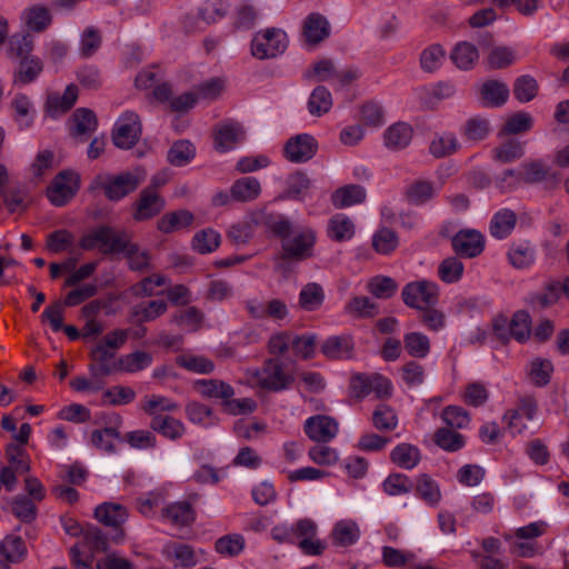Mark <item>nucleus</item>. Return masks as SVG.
<instances>
[{
	"label": "nucleus",
	"mask_w": 569,
	"mask_h": 569,
	"mask_svg": "<svg viewBox=\"0 0 569 569\" xmlns=\"http://www.w3.org/2000/svg\"><path fill=\"white\" fill-rule=\"evenodd\" d=\"M253 382L261 389L279 392L295 382V375L289 371L280 358H268L261 368L252 373Z\"/></svg>",
	"instance_id": "1"
},
{
	"label": "nucleus",
	"mask_w": 569,
	"mask_h": 569,
	"mask_svg": "<svg viewBox=\"0 0 569 569\" xmlns=\"http://www.w3.org/2000/svg\"><path fill=\"white\" fill-rule=\"evenodd\" d=\"M79 247L90 251L98 248L103 254L120 253L127 247V232L100 226L81 236Z\"/></svg>",
	"instance_id": "2"
},
{
	"label": "nucleus",
	"mask_w": 569,
	"mask_h": 569,
	"mask_svg": "<svg viewBox=\"0 0 569 569\" xmlns=\"http://www.w3.org/2000/svg\"><path fill=\"white\" fill-rule=\"evenodd\" d=\"M288 36L279 28H267L257 32L251 41V53L258 59H272L288 48Z\"/></svg>",
	"instance_id": "3"
},
{
	"label": "nucleus",
	"mask_w": 569,
	"mask_h": 569,
	"mask_svg": "<svg viewBox=\"0 0 569 569\" xmlns=\"http://www.w3.org/2000/svg\"><path fill=\"white\" fill-rule=\"evenodd\" d=\"M401 298L407 307L419 310L439 302L440 288L431 280L411 281L403 287Z\"/></svg>",
	"instance_id": "4"
},
{
	"label": "nucleus",
	"mask_w": 569,
	"mask_h": 569,
	"mask_svg": "<svg viewBox=\"0 0 569 569\" xmlns=\"http://www.w3.org/2000/svg\"><path fill=\"white\" fill-rule=\"evenodd\" d=\"M80 188V176L72 170L59 172L47 188L49 201L57 207L66 206Z\"/></svg>",
	"instance_id": "5"
},
{
	"label": "nucleus",
	"mask_w": 569,
	"mask_h": 569,
	"mask_svg": "<svg viewBox=\"0 0 569 569\" xmlns=\"http://www.w3.org/2000/svg\"><path fill=\"white\" fill-rule=\"evenodd\" d=\"M141 134L139 116L133 111L123 112L112 130V141L120 149L133 148Z\"/></svg>",
	"instance_id": "6"
},
{
	"label": "nucleus",
	"mask_w": 569,
	"mask_h": 569,
	"mask_svg": "<svg viewBox=\"0 0 569 569\" xmlns=\"http://www.w3.org/2000/svg\"><path fill=\"white\" fill-rule=\"evenodd\" d=\"M316 239V232L310 228L303 229L291 240L284 239L281 246L280 259L302 261L312 257Z\"/></svg>",
	"instance_id": "7"
},
{
	"label": "nucleus",
	"mask_w": 569,
	"mask_h": 569,
	"mask_svg": "<svg viewBox=\"0 0 569 569\" xmlns=\"http://www.w3.org/2000/svg\"><path fill=\"white\" fill-rule=\"evenodd\" d=\"M158 182L153 179L152 184L139 193L132 213L136 221L150 220L163 210L166 202L158 192Z\"/></svg>",
	"instance_id": "8"
},
{
	"label": "nucleus",
	"mask_w": 569,
	"mask_h": 569,
	"mask_svg": "<svg viewBox=\"0 0 569 569\" xmlns=\"http://www.w3.org/2000/svg\"><path fill=\"white\" fill-rule=\"evenodd\" d=\"M451 247L459 258H477L486 248L485 236L475 229H462L451 238Z\"/></svg>",
	"instance_id": "9"
},
{
	"label": "nucleus",
	"mask_w": 569,
	"mask_h": 569,
	"mask_svg": "<svg viewBox=\"0 0 569 569\" xmlns=\"http://www.w3.org/2000/svg\"><path fill=\"white\" fill-rule=\"evenodd\" d=\"M246 139L243 126L232 119L218 123L213 129V144L219 152H227L234 149Z\"/></svg>",
	"instance_id": "10"
},
{
	"label": "nucleus",
	"mask_w": 569,
	"mask_h": 569,
	"mask_svg": "<svg viewBox=\"0 0 569 569\" xmlns=\"http://www.w3.org/2000/svg\"><path fill=\"white\" fill-rule=\"evenodd\" d=\"M303 431L310 440L328 443L338 435L339 423L330 416L316 415L305 421Z\"/></svg>",
	"instance_id": "11"
},
{
	"label": "nucleus",
	"mask_w": 569,
	"mask_h": 569,
	"mask_svg": "<svg viewBox=\"0 0 569 569\" xmlns=\"http://www.w3.org/2000/svg\"><path fill=\"white\" fill-rule=\"evenodd\" d=\"M142 179L133 172H122L110 176L102 183L101 188L107 199L119 201L138 189Z\"/></svg>",
	"instance_id": "12"
},
{
	"label": "nucleus",
	"mask_w": 569,
	"mask_h": 569,
	"mask_svg": "<svg viewBox=\"0 0 569 569\" xmlns=\"http://www.w3.org/2000/svg\"><path fill=\"white\" fill-rule=\"evenodd\" d=\"M318 150L317 140L308 133H300L291 137L283 147L284 158L293 163H301L310 160Z\"/></svg>",
	"instance_id": "13"
},
{
	"label": "nucleus",
	"mask_w": 569,
	"mask_h": 569,
	"mask_svg": "<svg viewBox=\"0 0 569 569\" xmlns=\"http://www.w3.org/2000/svg\"><path fill=\"white\" fill-rule=\"evenodd\" d=\"M508 263L517 270L530 269L537 260L536 246L529 240L512 241L506 252Z\"/></svg>",
	"instance_id": "14"
},
{
	"label": "nucleus",
	"mask_w": 569,
	"mask_h": 569,
	"mask_svg": "<svg viewBox=\"0 0 569 569\" xmlns=\"http://www.w3.org/2000/svg\"><path fill=\"white\" fill-rule=\"evenodd\" d=\"M79 97L78 87L73 83L67 86L64 92H51L48 94L44 111L50 118H59L70 111Z\"/></svg>",
	"instance_id": "15"
},
{
	"label": "nucleus",
	"mask_w": 569,
	"mask_h": 569,
	"mask_svg": "<svg viewBox=\"0 0 569 569\" xmlns=\"http://www.w3.org/2000/svg\"><path fill=\"white\" fill-rule=\"evenodd\" d=\"M330 24L325 16L312 12L306 17L302 24L303 41L309 47H315L330 36Z\"/></svg>",
	"instance_id": "16"
},
{
	"label": "nucleus",
	"mask_w": 569,
	"mask_h": 569,
	"mask_svg": "<svg viewBox=\"0 0 569 569\" xmlns=\"http://www.w3.org/2000/svg\"><path fill=\"white\" fill-rule=\"evenodd\" d=\"M69 133L73 138L87 139L98 127L96 113L88 108H78L68 122Z\"/></svg>",
	"instance_id": "17"
},
{
	"label": "nucleus",
	"mask_w": 569,
	"mask_h": 569,
	"mask_svg": "<svg viewBox=\"0 0 569 569\" xmlns=\"http://www.w3.org/2000/svg\"><path fill=\"white\" fill-rule=\"evenodd\" d=\"M88 475L89 471L79 463L64 467L61 478L69 485L58 486L54 493L59 498H78L79 492L74 487L82 486L87 481Z\"/></svg>",
	"instance_id": "18"
},
{
	"label": "nucleus",
	"mask_w": 569,
	"mask_h": 569,
	"mask_svg": "<svg viewBox=\"0 0 569 569\" xmlns=\"http://www.w3.org/2000/svg\"><path fill=\"white\" fill-rule=\"evenodd\" d=\"M116 351L98 342L90 351V371L94 376H109L117 371L118 360L112 362Z\"/></svg>",
	"instance_id": "19"
},
{
	"label": "nucleus",
	"mask_w": 569,
	"mask_h": 569,
	"mask_svg": "<svg viewBox=\"0 0 569 569\" xmlns=\"http://www.w3.org/2000/svg\"><path fill=\"white\" fill-rule=\"evenodd\" d=\"M549 176V168L541 160L523 162L519 171L508 169L503 172V181L515 178L516 182L537 183Z\"/></svg>",
	"instance_id": "20"
},
{
	"label": "nucleus",
	"mask_w": 569,
	"mask_h": 569,
	"mask_svg": "<svg viewBox=\"0 0 569 569\" xmlns=\"http://www.w3.org/2000/svg\"><path fill=\"white\" fill-rule=\"evenodd\" d=\"M193 390L202 398L219 399L223 406L224 401L234 396L231 385L219 379H199L193 382Z\"/></svg>",
	"instance_id": "21"
},
{
	"label": "nucleus",
	"mask_w": 569,
	"mask_h": 569,
	"mask_svg": "<svg viewBox=\"0 0 569 569\" xmlns=\"http://www.w3.org/2000/svg\"><path fill=\"white\" fill-rule=\"evenodd\" d=\"M21 19L29 30L37 33L44 32L53 22L50 9L39 3L27 7Z\"/></svg>",
	"instance_id": "22"
},
{
	"label": "nucleus",
	"mask_w": 569,
	"mask_h": 569,
	"mask_svg": "<svg viewBox=\"0 0 569 569\" xmlns=\"http://www.w3.org/2000/svg\"><path fill=\"white\" fill-rule=\"evenodd\" d=\"M353 348L350 336H331L322 342L321 352L329 360H342L352 357Z\"/></svg>",
	"instance_id": "23"
},
{
	"label": "nucleus",
	"mask_w": 569,
	"mask_h": 569,
	"mask_svg": "<svg viewBox=\"0 0 569 569\" xmlns=\"http://www.w3.org/2000/svg\"><path fill=\"white\" fill-rule=\"evenodd\" d=\"M517 214L511 209H500L491 218L489 233L497 240L507 239L517 226Z\"/></svg>",
	"instance_id": "24"
},
{
	"label": "nucleus",
	"mask_w": 569,
	"mask_h": 569,
	"mask_svg": "<svg viewBox=\"0 0 569 569\" xmlns=\"http://www.w3.org/2000/svg\"><path fill=\"white\" fill-rule=\"evenodd\" d=\"M389 459L398 468L412 470L421 461V451L415 445L402 442L390 451Z\"/></svg>",
	"instance_id": "25"
},
{
	"label": "nucleus",
	"mask_w": 569,
	"mask_h": 569,
	"mask_svg": "<svg viewBox=\"0 0 569 569\" xmlns=\"http://www.w3.org/2000/svg\"><path fill=\"white\" fill-rule=\"evenodd\" d=\"M259 227L257 211L250 212L242 220L233 223L228 232V239L236 244H244L249 242Z\"/></svg>",
	"instance_id": "26"
},
{
	"label": "nucleus",
	"mask_w": 569,
	"mask_h": 569,
	"mask_svg": "<svg viewBox=\"0 0 569 569\" xmlns=\"http://www.w3.org/2000/svg\"><path fill=\"white\" fill-rule=\"evenodd\" d=\"M366 189L359 184H346L331 194V203L337 209L348 208L365 202Z\"/></svg>",
	"instance_id": "27"
},
{
	"label": "nucleus",
	"mask_w": 569,
	"mask_h": 569,
	"mask_svg": "<svg viewBox=\"0 0 569 569\" xmlns=\"http://www.w3.org/2000/svg\"><path fill=\"white\" fill-rule=\"evenodd\" d=\"M162 555L174 561L176 567L192 568L197 565L194 550L187 543L170 541L164 545Z\"/></svg>",
	"instance_id": "28"
},
{
	"label": "nucleus",
	"mask_w": 569,
	"mask_h": 569,
	"mask_svg": "<svg viewBox=\"0 0 569 569\" xmlns=\"http://www.w3.org/2000/svg\"><path fill=\"white\" fill-rule=\"evenodd\" d=\"M259 226L264 227L274 237L287 239L291 232V221L283 214L277 212L257 211Z\"/></svg>",
	"instance_id": "29"
},
{
	"label": "nucleus",
	"mask_w": 569,
	"mask_h": 569,
	"mask_svg": "<svg viewBox=\"0 0 569 569\" xmlns=\"http://www.w3.org/2000/svg\"><path fill=\"white\" fill-rule=\"evenodd\" d=\"M127 516V509L117 502L104 501L94 509L96 519L108 527L119 528Z\"/></svg>",
	"instance_id": "30"
},
{
	"label": "nucleus",
	"mask_w": 569,
	"mask_h": 569,
	"mask_svg": "<svg viewBox=\"0 0 569 569\" xmlns=\"http://www.w3.org/2000/svg\"><path fill=\"white\" fill-rule=\"evenodd\" d=\"M399 423L398 413L386 402L378 403L371 413V425L379 432H392Z\"/></svg>",
	"instance_id": "31"
},
{
	"label": "nucleus",
	"mask_w": 569,
	"mask_h": 569,
	"mask_svg": "<svg viewBox=\"0 0 569 569\" xmlns=\"http://www.w3.org/2000/svg\"><path fill=\"white\" fill-rule=\"evenodd\" d=\"M140 409L153 419L158 416H167L179 409V405L172 399L161 395H148L140 401Z\"/></svg>",
	"instance_id": "32"
},
{
	"label": "nucleus",
	"mask_w": 569,
	"mask_h": 569,
	"mask_svg": "<svg viewBox=\"0 0 569 569\" xmlns=\"http://www.w3.org/2000/svg\"><path fill=\"white\" fill-rule=\"evenodd\" d=\"M13 119L20 130L29 129L34 121L36 109L33 108L28 96L18 93L11 101Z\"/></svg>",
	"instance_id": "33"
},
{
	"label": "nucleus",
	"mask_w": 569,
	"mask_h": 569,
	"mask_svg": "<svg viewBox=\"0 0 569 569\" xmlns=\"http://www.w3.org/2000/svg\"><path fill=\"white\" fill-rule=\"evenodd\" d=\"M480 97L485 107H500L509 98V88L498 80H487L480 89Z\"/></svg>",
	"instance_id": "34"
},
{
	"label": "nucleus",
	"mask_w": 569,
	"mask_h": 569,
	"mask_svg": "<svg viewBox=\"0 0 569 569\" xmlns=\"http://www.w3.org/2000/svg\"><path fill=\"white\" fill-rule=\"evenodd\" d=\"M150 428L160 436L173 441L182 438L186 432L184 425L170 415L154 417L150 421Z\"/></svg>",
	"instance_id": "35"
},
{
	"label": "nucleus",
	"mask_w": 569,
	"mask_h": 569,
	"mask_svg": "<svg viewBox=\"0 0 569 569\" xmlns=\"http://www.w3.org/2000/svg\"><path fill=\"white\" fill-rule=\"evenodd\" d=\"M327 234L336 242L348 241L355 234V224L345 213H336L329 219Z\"/></svg>",
	"instance_id": "36"
},
{
	"label": "nucleus",
	"mask_w": 569,
	"mask_h": 569,
	"mask_svg": "<svg viewBox=\"0 0 569 569\" xmlns=\"http://www.w3.org/2000/svg\"><path fill=\"white\" fill-rule=\"evenodd\" d=\"M194 221L193 214L188 210H176L163 214L157 222L158 230L171 233L190 227Z\"/></svg>",
	"instance_id": "37"
},
{
	"label": "nucleus",
	"mask_w": 569,
	"mask_h": 569,
	"mask_svg": "<svg viewBox=\"0 0 569 569\" xmlns=\"http://www.w3.org/2000/svg\"><path fill=\"white\" fill-rule=\"evenodd\" d=\"M413 130L405 122L390 126L385 132V143L389 149L400 150L409 146Z\"/></svg>",
	"instance_id": "38"
},
{
	"label": "nucleus",
	"mask_w": 569,
	"mask_h": 569,
	"mask_svg": "<svg viewBox=\"0 0 569 569\" xmlns=\"http://www.w3.org/2000/svg\"><path fill=\"white\" fill-rule=\"evenodd\" d=\"M176 365L190 372L209 375L214 370V363L206 356L184 352L176 358Z\"/></svg>",
	"instance_id": "39"
},
{
	"label": "nucleus",
	"mask_w": 569,
	"mask_h": 569,
	"mask_svg": "<svg viewBox=\"0 0 569 569\" xmlns=\"http://www.w3.org/2000/svg\"><path fill=\"white\" fill-rule=\"evenodd\" d=\"M465 273V264L458 256L445 258L438 266L437 276L446 284L459 282Z\"/></svg>",
	"instance_id": "40"
},
{
	"label": "nucleus",
	"mask_w": 569,
	"mask_h": 569,
	"mask_svg": "<svg viewBox=\"0 0 569 569\" xmlns=\"http://www.w3.org/2000/svg\"><path fill=\"white\" fill-rule=\"evenodd\" d=\"M333 543L339 547H349L360 537V529L353 520L338 521L331 532Z\"/></svg>",
	"instance_id": "41"
},
{
	"label": "nucleus",
	"mask_w": 569,
	"mask_h": 569,
	"mask_svg": "<svg viewBox=\"0 0 569 569\" xmlns=\"http://www.w3.org/2000/svg\"><path fill=\"white\" fill-rule=\"evenodd\" d=\"M162 517L173 525L187 526L194 521V511L187 500H181L163 508Z\"/></svg>",
	"instance_id": "42"
},
{
	"label": "nucleus",
	"mask_w": 569,
	"mask_h": 569,
	"mask_svg": "<svg viewBox=\"0 0 569 569\" xmlns=\"http://www.w3.org/2000/svg\"><path fill=\"white\" fill-rule=\"evenodd\" d=\"M231 196L233 199L242 202L256 200L261 192V186L257 178L246 177L238 179L231 186Z\"/></svg>",
	"instance_id": "43"
},
{
	"label": "nucleus",
	"mask_w": 569,
	"mask_h": 569,
	"mask_svg": "<svg viewBox=\"0 0 569 569\" xmlns=\"http://www.w3.org/2000/svg\"><path fill=\"white\" fill-rule=\"evenodd\" d=\"M432 440L439 448L448 452L459 451L466 445L465 436L447 427L437 429Z\"/></svg>",
	"instance_id": "44"
},
{
	"label": "nucleus",
	"mask_w": 569,
	"mask_h": 569,
	"mask_svg": "<svg viewBox=\"0 0 569 569\" xmlns=\"http://www.w3.org/2000/svg\"><path fill=\"white\" fill-rule=\"evenodd\" d=\"M74 240V234L70 230L58 229L47 234L46 249L53 254L71 252Z\"/></svg>",
	"instance_id": "45"
},
{
	"label": "nucleus",
	"mask_w": 569,
	"mask_h": 569,
	"mask_svg": "<svg viewBox=\"0 0 569 569\" xmlns=\"http://www.w3.org/2000/svg\"><path fill=\"white\" fill-rule=\"evenodd\" d=\"M7 461L14 475L26 473L30 470L31 459L24 446L8 443L4 448Z\"/></svg>",
	"instance_id": "46"
},
{
	"label": "nucleus",
	"mask_w": 569,
	"mask_h": 569,
	"mask_svg": "<svg viewBox=\"0 0 569 569\" xmlns=\"http://www.w3.org/2000/svg\"><path fill=\"white\" fill-rule=\"evenodd\" d=\"M478 49L469 42H459L451 51L450 59L452 62L462 70L471 69L478 61Z\"/></svg>",
	"instance_id": "47"
},
{
	"label": "nucleus",
	"mask_w": 569,
	"mask_h": 569,
	"mask_svg": "<svg viewBox=\"0 0 569 569\" xmlns=\"http://www.w3.org/2000/svg\"><path fill=\"white\" fill-rule=\"evenodd\" d=\"M403 346L412 358H426L431 349L430 339L422 332L412 331L403 336Z\"/></svg>",
	"instance_id": "48"
},
{
	"label": "nucleus",
	"mask_w": 569,
	"mask_h": 569,
	"mask_svg": "<svg viewBox=\"0 0 569 569\" xmlns=\"http://www.w3.org/2000/svg\"><path fill=\"white\" fill-rule=\"evenodd\" d=\"M42 61L37 57L20 60L19 68L14 72L13 82L19 84H29L33 82L42 72Z\"/></svg>",
	"instance_id": "49"
},
{
	"label": "nucleus",
	"mask_w": 569,
	"mask_h": 569,
	"mask_svg": "<svg viewBox=\"0 0 569 569\" xmlns=\"http://www.w3.org/2000/svg\"><path fill=\"white\" fill-rule=\"evenodd\" d=\"M418 311V320L428 331L439 332L446 328L447 317L442 310L436 308V305H429Z\"/></svg>",
	"instance_id": "50"
},
{
	"label": "nucleus",
	"mask_w": 569,
	"mask_h": 569,
	"mask_svg": "<svg viewBox=\"0 0 569 569\" xmlns=\"http://www.w3.org/2000/svg\"><path fill=\"white\" fill-rule=\"evenodd\" d=\"M119 438L120 433L117 428L107 427L93 430L90 436V442L100 451L113 453L116 452V441L119 440Z\"/></svg>",
	"instance_id": "51"
},
{
	"label": "nucleus",
	"mask_w": 569,
	"mask_h": 569,
	"mask_svg": "<svg viewBox=\"0 0 569 569\" xmlns=\"http://www.w3.org/2000/svg\"><path fill=\"white\" fill-rule=\"evenodd\" d=\"M0 553L11 563L21 562L27 556V547L19 536L9 535L0 543Z\"/></svg>",
	"instance_id": "52"
},
{
	"label": "nucleus",
	"mask_w": 569,
	"mask_h": 569,
	"mask_svg": "<svg viewBox=\"0 0 569 569\" xmlns=\"http://www.w3.org/2000/svg\"><path fill=\"white\" fill-rule=\"evenodd\" d=\"M510 338L518 342H525L529 339L531 333V317L526 310H518L512 315L509 320Z\"/></svg>",
	"instance_id": "53"
},
{
	"label": "nucleus",
	"mask_w": 569,
	"mask_h": 569,
	"mask_svg": "<svg viewBox=\"0 0 569 569\" xmlns=\"http://www.w3.org/2000/svg\"><path fill=\"white\" fill-rule=\"evenodd\" d=\"M317 337L313 333L297 335L293 332L291 350L301 360H311L316 355Z\"/></svg>",
	"instance_id": "54"
},
{
	"label": "nucleus",
	"mask_w": 569,
	"mask_h": 569,
	"mask_svg": "<svg viewBox=\"0 0 569 569\" xmlns=\"http://www.w3.org/2000/svg\"><path fill=\"white\" fill-rule=\"evenodd\" d=\"M332 107V97L330 91L319 86L313 89L308 100V110L312 116L321 117L330 111Z\"/></svg>",
	"instance_id": "55"
},
{
	"label": "nucleus",
	"mask_w": 569,
	"mask_h": 569,
	"mask_svg": "<svg viewBox=\"0 0 569 569\" xmlns=\"http://www.w3.org/2000/svg\"><path fill=\"white\" fill-rule=\"evenodd\" d=\"M345 311L358 319L373 318L378 315V306L368 297H352L345 306Z\"/></svg>",
	"instance_id": "56"
},
{
	"label": "nucleus",
	"mask_w": 569,
	"mask_h": 569,
	"mask_svg": "<svg viewBox=\"0 0 569 569\" xmlns=\"http://www.w3.org/2000/svg\"><path fill=\"white\" fill-rule=\"evenodd\" d=\"M167 308V303L163 300H152L136 305L131 315L136 318L137 322H149L162 316Z\"/></svg>",
	"instance_id": "57"
},
{
	"label": "nucleus",
	"mask_w": 569,
	"mask_h": 569,
	"mask_svg": "<svg viewBox=\"0 0 569 569\" xmlns=\"http://www.w3.org/2000/svg\"><path fill=\"white\" fill-rule=\"evenodd\" d=\"M440 418L447 428L453 430L465 429L471 421L470 413L465 408L453 405L445 407Z\"/></svg>",
	"instance_id": "58"
},
{
	"label": "nucleus",
	"mask_w": 569,
	"mask_h": 569,
	"mask_svg": "<svg viewBox=\"0 0 569 569\" xmlns=\"http://www.w3.org/2000/svg\"><path fill=\"white\" fill-rule=\"evenodd\" d=\"M152 362V357L146 351H136L118 359L117 371L138 372L146 369Z\"/></svg>",
	"instance_id": "59"
},
{
	"label": "nucleus",
	"mask_w": 569,
	"mask_h": 569,
	"mask_svg": "<svg viewBox=\"0 0 569 569\" xmlns=\"http://www.w3.org/2000/svg\"><path fill=\"white\" fill-rule=\"evenodd\" d=\"M325 292L320 284L311 282L306 284L299 293V306L306 311H315L321 307Z\"/></svg>",
	"instance_id": "60"
},
{
	"label": "nucleus",
	"mask_w": 569,
	"mask_h": 569,
	"mask_svg": "<svg viewBox=\"0 0 569 569\" xmlns=\"http://www.w3.org/2000/svg\"><path fill=\"white\" fill-rule=\"evenodd\" d=\"M562 295L560 281H549L546 283L543 291L531 295L530 305L541 309L553 306L558 302Z\"/></svg>",
	"instance_id": "61"
},
{
	"label": "nucleus",
	"mask_w": 569,
	"mask_h": 569,
	"mask_svg": "<svg viewBox=\"0 0 569 569\" xmlns=\"http://www.w3.org/2000/svg\"><path fill=\"white\" fill-rule=\"evenodd\" d=\"M169 283V279L162 273H152L132 286V293L136 297H151L163 293L157 291V288Z\"/></svg>",
	"instance_id": "62"
},
{
	"label": "nucleus",
	"mask_w": 569,
	"mask_h": 569,
	"mask_svg": "<svg viewBox=\"0 0 569 569\" xmlns=\"http://www.w3.org/2000/svg\"><path fill=\"white\" fill-rule=\"evenodd\" d=\"M221 242L220 233L213 229L198 231L192 239V248L201 254L216 251Z\"/></svg>",
	"instance_id": "63"
},
{
	"label": "nucleus",
	"mask_w": 569,
	"mask_h": 569,
	"mask_svg": "<svg viewBox=\"0 0 569 569\" xmlns=\"http://www.w3.org/2000/svg\"><path fill=\"white\" fill-rule=\"evenodd\" d=\"M398 289V283L387 276H375L367 283V290L378 299L391 298Z\"/></svg>",
	"instance_id": "64"
}]
</instances>
